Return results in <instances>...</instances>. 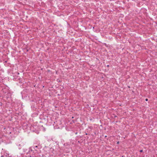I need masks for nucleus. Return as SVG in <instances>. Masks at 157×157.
Segmentation results:
<instances>
[{"mask_svg":"<svg viewBox=\"0 0 157 157\" xmlns=\"http://www.w3.org/2000/svg\"><path fill=\"white\" fill-rule=\"evenodd\" d=\"M109 65H107V67H109Z\"/></svg>","mask_w":157,"mask_h":157,"instance_id":"0eeeda50","label":"nucleus"},{"mask_svg":"<svg viewBox=\"0 0 157 157\" xmlns=\"http://www.w3.org/2000/svg\"><path fill=\"white\" fill-rule=\"evenodd\" d=\"M42 157H43V155H42Z\"/></svg>","mask_w":157,"mask_h":157,"instance_id":"1a4fd4ad","label":"nucleus"},{"mask_svg":"<svg viewBox=\"0 0 157 157\" xmlns=\"http://www.w3.org/2000/svg\"><path fill=\"white\" fill-rule=\"evenodd\" d=\"M86 135H87V133H86Z\"/></svg>","mask_w":157,"mask_h":157,"instance_id":"6e6552de","label":"nucleus"},{"mask_svg":"<svg viewBox=\"0 0 157 157\" xmlns=\"http://www.w3.org/2000/svg\"><path fill=\"white\" fill-rule=\"evenodd\" d=\"M17 145L19 147H19V149H21V147H23V144H18Z\"/></svg>","mask_w":157,"mask_h":157,"instance_id":"f257e3e1","label":"nucleus"},{"mask_svg":"<svg viewBox=\"0 0 157 157\" xmlns=\"http://www.w3.org/2000/svg\"><path fill=\"white\" fill-rule=\"evenodd\" d=\"M24 127L25 128H27V126H25V125L24 126Z\"/></svg>","mask_w":157,"mask_h":157,"instance_id":"7ed1b4c3","label":"nucleus"},{"mask_svg":"<svg viewBox=\"0 0 157 157\" xmlns=\"http://www.w3.org/2000/svg\"><path fill=\"white\" fill-rule=\"evenodd\" d=\"M119 141H118V142H117V144H119Z\"/></svg>","mask_w":157,"mask_h":157,"instance_id":"39448f33","label":"nucleus"},{"mask_svg":"<svg viewBox=\"0 0 157 157\" xmlns=\"http://www.w3.org/2000/svg\"><path fill=\"white\" fill-rule=\"evenodd\" d=\"M145 101H148V99H147V98H146V99H145Z\"/></svg>","mask_w":157,"mask_h":157,"instance_id":"20e7f679","label":"nucleus"},{"mask_svg":"<svg viewBox=\"0 0 157 157\" xmlns=\"http://www.w3.org/2000/svg\"><path fill=\"white\" fill-rule=\"evenodd\" d=\"M35 147H37V146H35Z\"/></svg>","mask_w":157,"mask_h":157,"instance_id":"423d86ee","label":"nucleus"},{"mask_svg":"<svg viewBox=\"0 0 157 157\" xmlns=\"http://www.w3.org/2000/svg\"><path fill=\"white\" fill-rule=\"evenodd\" d=\"M143 151V150H140V152H142Z\"/></svg>","mask_w":157,"mask_h":157,"instance_id":"f03ea898","label":"nucleus"}]
</instances>
